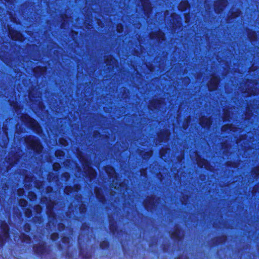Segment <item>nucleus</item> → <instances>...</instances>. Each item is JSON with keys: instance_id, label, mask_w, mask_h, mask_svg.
Wrapping results in <instances>:
<instances>
[{"instance_id": "obj_1", "label": "nucleus", "mask_w": 259, "mask_h": 259, "mask_svg": "<svg viewBox=\"0 0 259 259\" xmlns=\"http://www.w3.org/2000/svg\"><path fill=\"white\" fill-rule=\"evenodd\" d=\"M24 141L28 149L33 151L34 154H39L41 152L42 146L37 137L29 135L25 138Z\"/></svg>"}, {"instance_id": "obj_2", "label": "nucleus", "mask_w": 259, "mask_h": 259, "mask_svg": "<svg viewBox=\"0 0 259 259\" xmlns=\"http://www.w3.org/2000/svg\"><path fill=\"white\" fill-rule=\"evenodd\" d=\"M22 121L34 133L39 135L42 133V128L39 123L28 114H25L22 116Z\"/></svg>"}, {"instance_id": "obj_3", "label": "nucleus", "mask_w": 259, "mask_h": 259, "mask_svg": "<svg viewBox=\"0 0 259 259\" xmlns=\"http://www.w3.org/2000/svg\"><path fill=\"white\" fill-rule=\"evenodd\" d=\"M0 229L2 232V234H0V247H3L9 238L10 227L8 223L3 221L0 223Z\"/></svg>"}, {"instance_id": "obj_4", "label": "nucleus", "mask_w": 259, "mask_h": 259, "mask_svg": "<svg viewBox=\"0 0 259 259\" xmlns=\"http://www.w3.org/2000/svg\"><path fill=\"white\" fill-rule=\"evenodd\" d=\"M32 248L35 255L41 256L47 252L48 246L46 242L43 241L38 244L33 245Z\"/></svg>"}, {"instance_id": "obj_5", "label": "nucleus", "mask_w": 259, "mask_h": 259, "mask_svg": "<svg viewBox=\"0 0 259 259\" xmlns=\"http://www.w3.org/2000/svg\"><path fill=\"white\" fill-rule=\"evenodd\" d=\"M8 35L13 40L22 41L23 36L21 32L11 27L8 28Z\"/></svg>"}, {"instance_id": "obj_6", "label": "nucleus", "mask_w": 259, "mask_h": 259, "mask_svg": "<svg viewBox=\"0 0 259 259\" xmlns=\"http://www.w3.org/2000/svg\"><path fill=\"white\" fill-rule=\"evenodd\" d=\"M183 229L179 226H176L174 231L170 233V237L173 240L179 242L182 240L183 236L182 235Z\"/></svg>"}, {"instance_id": "obj_7", "label": "nucleus", "mask_w": 259, "mask_h": 259, "mask_svg": "<svg viewBox=\"0 0 259 259\" xmlns=\"http://www.w3.org/2000/svg\"><path fill=\"white\" fill-rule=\"evenodd\" d=\"M227 4V0H217L214 2L213 4V8L214 12L217 14H221Z\"/></svg>"}, {"instance_id": "obj_8", "label": "nucleus", "mask_w": 259, "mask_h": 259, "mask_svg": "<svg viewBox=\"0 0 259 259\" xmlns=\"http://www.w3.org/2000/svg\"><path fill=\"white\" fill-rule=\"evenodd\" d=\"M155 196L153 195L147 197L143 203L146 210L148 211L152 209L155 206Z\"/></svg>"}, {"instance_id": "obj_9", "label": "nucleus", "mask_w": 259, "mask_h": 259, "mask_svg": "<svg viewBox=\"0 0 259 259\" xmlns=\"http://www.w3.org/2000/svg\"><path fill=\"white\" fill-rule=\"evenodd\" d=\"M150 38L151 39H156L159 42L164 41L166 39L164 32L161 30L150 34Z\"/></svg>"}, {"instance_id": "obj_10", "label": "nucleus", "mask_w": 259, "mask_h": 259, "mask_svg": "<svg viewBox=\"0 0 259 259\" xmlns=\"http://www.w3.org/2000/svg\"><path fill=\"white\" fill-rule=\"evenodd\" d=\"M220 78L218 76H214L211 78L209 84H208V90L209 91L213 92L215 91L219 85Z\"/></svg>"}, {"instance_id": "obj_11", "label": "nucleus", "mask_w": 259, "mask_h": 259, "mask_svg": "<svg viewBox=\"0 0 259 259\" xmlns=\"http://www.w3.org/2000/svg\"><path fill=\"white\" fill-rule=\"evenodd\" d=\"M227 237L225 235H222L220 236L216 237L212 240V246H217L222 244L226 242Z\"/></svg>"}, {"instance_id": "obj_12", "label": "nucleus", "mask_w": 259, "mask_h": 259, "mask_svg": "<svg viewBox=\"0 0 259 259\" xmlns=\"http://www.w3.org/2000/svg\"><path fill=\"white\" fill-rule=\"evenodd\" d=\"M80 188V186L78 184H75L73 186H67L64 188V193L66 195H70L72 193L77 191Z\"/></svg>"}, {"instance_id": "obj_13", "label": "nucleus", "mask_w": 259, "mask_h": 259, "mask_svg": "<svg viewBox=\"0 0 259 259\" xmlns=\"http://www.w3.org/2000/svg\"><path fill=\"white\" fill-rule=\"evenodd\" d=\"M47 68L44 66H38L33 69V72L35 76H41L46 72Z\"/></svg>"}, {"instance_id": "obj_14", "label": "nucleus", "mask_w": 259, "mask_h": 259, "mask_svg": "<svg viewBox=\"0 0 259 259\" xmlns=\"http://www.w3.org/2000/svg\"><path fill=\"white\" fill-rule=\"evenodd\" d=\"M141 2L144 13L145 14L149 13L151 10L152 8L149 2V0H139Z\"/></svg>"}, {"instance_id": "obj_15", "label": "nucleus", "mask_w": 259, "mask_h": 259, "mask_svg": "<svg viewBox=\"0 0 259 259\" xmlns=\"http://www.w3.org/2000/svg\"><path fill=\"white\" fill-rule=\"evenodd\" d=\"M190 7L189 2L187 0L182 1L178 6V9L181 12L186 11Z\"/></svg>"}, {"instance_id": "obj_16", "label": "nucleus", "mask_w": 259, "mask_h": 259, "mask_svg": "<svg viewBox=\"0 0 259 259\" xmlns=\"http://www.w3.org/2000/svg\"><path fill=\"white\" fill-rule=\"evenodd\" d=\"M200 125L202 127H209L211 124V121L209 118L203 116L200 119Z\"/></svg>"}, {"instance_id": "obj_17", "label": "nucleus", "mask_w": 259, "mask_h": 259, "mask_svg": "<svg viewBox=\"0 0 259 259\" xmlns=\"http://www.w3.org/2000/svg\"><path fill=\"white\" fill-rule=\"evenodd\" d=\"M109 228L111 233L113 235L115 234L117 232L118 226L116 223V222L114 220H110Z\"/></svg>"}, {"instance_id": "obj_18", "label": "nucleus", "mask_w": 259, "mask_h": 259, "mask_svg": "<svg viewBox=\"0 0 259 259\" xmlns=\"http://www.w3.org/2000/svg\"><path fill=\"white\" fill-rule=\"evenodd\" d=\"M95 193L96 197L97 200L99 201V202L102 203H104L106 201L105 197L103 195V194L101 193L99 189H95Z\"/></svg>"}, {"instance_id": "obj_19", "label": "nucleus", "mask_w": 259, "mask_h": 259, "mask_svg": "<svg viewBox=\"0 0 259 259\" xmlns=\"http://www.w3.org/2000/svg\"><path fill=\"white\" fill-rule=\"evenodd\" d=\"M197 164L199 167L203 168L204 166L205 169H207L209 162L206 159L203 158L197 160Z\"/></svg>"}, {"instance_id": "obj_20", "label": "nucleus", "mask_w": 259, "mask_h": 259, "mask_svg": "<svg viewBox=\"0 0 259 259\" xmlns=\"http://www.w3.org/2000/svg\"><path fill=\"white\" fill-rule=\"evenodd\" d=\"M240 15L241 11L239 9H237L231 12V14L228 16V18L230 20H234L239 17Z\"/></svg>"}, {"instance_id": "obj_21", "label": "nucleus", "mask_w": 259, "mask_h": 259, "mask_svg": "<svg viewBox=\"0 0 259 259\" xmlns=\"http://www.w3.org/2000/svg\"><path fill=\"white\" fill-rule=\"evenodd\" d=\"M110 242L108 240H104L100 242L99 247L102 250L108 249L110 247Z\"/></svg>"}, {"instance_id": "obj_22", "label": "nucleus", "mask_w": 259, "mask_h": 259, "mask_svg": "<svg viewBox=\"0 0 259 259\" xmlns=\"http://www.w3.org/2000/svg\"><path fill=\"white\" fill-rule=\"evenodd\" d=\"M48 199L47 197H45L42 198L41 200L42 203H44V201H48ZM55 204V202L54 201H51L50 199L49 200V202L47 204V208L48 209V212L53 208V206Z\"/></svg>"}, {"instance_id": "obj_23", "label": "nucleus", "mask_w": 259, "mask_h": 259, "mask_svg": "<svg viewBox=\"0 0 259 259\" xmlns=\"http://www.w3.org/2000/svg\"><path fill=\"white\" fill-rule=\"evenodd\" d=\"M19 238L22 242H28L31 240L30 237L24 233H21Z\"/></svg>"}, {"instance_id": "obj_24", "label": "nucleus", "mask_w": 259, "mask_h": 259, "mask_svg": "<svg viewBox=\"0 0 259 259\" xmlns=\"http://www.w3.org/2000/svg\"><path fill=\"white\" fill-rule=\"evenodd\" d=\"M24 215L27 219H30L33 216V212L29 208H26L24 210Z\"/></svg>"}, {"instance_id": "obj_25", "label": "nucleus", "mask_w": 259, "mask_h": 259, "mask_svg": "<svg viewBox=\"0 0 259 259\" xmlns=\"http://www.w3.org/2000/svg\"><path fill=\"white\" fill-rule=\"evenodd\" d=\"M18 204L19 206L22 208H24L28 205L27 201L24 199H20L18 200Z\"/></svg>"}, {"instance_id": "obj_26", "label": "nucleus", "mask_w": 259, "mask_h": 259, "mask_svg": "<svg viewBox=\"0 0 259 259\" xmlns=\"http://www.w3.org/2000/svg\"><path fill=\"white\" fill-rule=\"evenodd\" d=\"M161 102L159 99H155L152 101L150 102V106L153 107L154 109L156 108V106L159 105L161 104Z\"/></svg>"}, {"instance_id": "obj_27", "label": "nucleus", "mask_w": 259, "mask_h": 259, "mask_svg": "<svg viewBox=\"0 0 259 259\" xmlns=\"http://www.w3.org/2000/svg\"><path fill=\"white\" fill-rule=\"evenodd\" d=\"M59 238V234L57 232L52 233L50 235V239L52 241H56Z\"/></svg>"}, {"instance_id": "obj_28", "label": "nucleus", "mask_w": 259, "mask_h": 259, "mask_svg": "<svg viewBox=\"0 0 259 259\" xmlns=\"http://www.w3.org/2000/svg\"><path fill=\"white\" fill-rule=\"evenodd\" d=\"M62 242L64 244H68L70 243V237L67 235H64L61 238Z\"/></svg>"}, {"instance_id": "obj_29", "label": "nucleus", "mask_w": 259, "mask_h": 259, "mask_svg": "<svg viewBox=\"0 0 259 259\" xmlns=\"http://www.w3.org/2000/svg\"><path fill=\"white\" fill-rule=\"evenodd\" d=\"M55 155L57 158H61L64 156V152L61 149H58L56 151Z\"/></svg>"}, {"instance_id": "obj_30", "label": "nucleus", "mask_w": 259, "mask_h": 259, "mask_svg": "<svg viewBox=\"0 0 259 259\" xmlns=\"http://www.w3.org/2000/svg\"><path fill=\"white\" fill-rule=\"evenodd\" d=\"M23 229L26 233H29L31 230V225L27 223H25L23 225Z\"/></svg>"}, {"instance_id": "obj_31", "label": "nucleus", "mask_w": 259, "mask_h": 259, "mask_svg": "<svg viewBox=\"0 0 259 259\" xmlns=\"http://www.w3.org/2000/svg\"><path fill=\"white\" fill-rule=\"evenodd\" d=\"M90 229V227L88 223H87L86 222H84V223H82L81 227H80V229L82 231H87V230H89Z\"/></svg>"}, {"instance_id": "obj_32", "label": "nucleus", "mask_w": 259, "mask_h": 259, "mask_svg": "<svg viewBox=\"0 0 259 259\" xmlns=\"http://www.w3.org/2000/svg\"><path fill=\"white\" fill-rule=\"evenodd\" d=\"M124 30V26L122 23H118L116 26V31L118 33H122Z\"/></svg>"}, {"instance_id": "obj_33", "label": "nucleus", "mask_w": 259, "mask_h": 259, "mask_svg": "<svg viewBox=\"0 0 259 259\" xmlns=\"http://www.w3.org/2000/svg\"><path fill=\"white\" fill-rule=\"evenodd\" d=\"M247 35L250 40H253V37L256 35V32L254 30H250V32H248Z\"/></svg>"}, {"instance_id": "obj_34", "label": "nucleus", "mask_w": 259, "mask_h": 259, "mask_svg": "<svg viewBox=\"0 0 259 259\" xmlns=\"http://www.w3.org/2000/svg\"><path fill=\"white\" fill-rule=\"evenodd\" d=\"M53 168L55 171H58L61 168V165L58 162H55L53 165Z\"/></svg>"}, {"instance_id": "obj_35", "label": "nucleus", "mask_w": 259, "mask_h": 259, "mask_svg": "<svg viewBox=\"0 0 259 259\" xmlns=\"http://www.w3.org/2000/svg\"><path fill=\"white\" fill-rule=\"evenodd\" d=\"M36 198V194L33 191L28 192V198L30 200L35 199Z\"/></svg>"}, {"instance_id": "obj_36", "label": "nucleus", "mask_w": 259, "mask_h": 259, "mask_svg": "<svg viewBox=\"0 0 259 259\" xmlns=\"http://www.w3.org/2000/svg\"><path fill=\"white\" fill-rule=\"evenodd\" d=\"M95 170L91 166H88V175L89 177H91L93 176L94 174Z\"/></svg>"}, {"instance_id": "obj_37", "label": "nucleus", "mask_w": 259, "mask_h": 259, "mask_svg": "<svg viewBox=\"0 0 259 259\" xmlns=\"http://www.w3.org/2000/svg\"><path fill=\"white\" fill-rule=\"evenodd\" d=\"M114 59V58L112 56L110 55L109 56H108L105 58V63H106V64L107 65H110L111 63L112 62V61Z\"/></svg>"}, {"instance_id": "obj_38", "label": "nucleus", "mask_w": 259, "mask_h": 259, "mask_svg": "<svg viewBox=\"0 0 259 259\" xmlns=\"http://www.w3.org/2000/svg\"><path fill=\"white\" fill-rule=\"evenodd\" d=\"M231 127V125L229 124H226L222 126V131L223 132H227L229 130H230Z\"/></svg>"}, {"instance_id": "obj_39", "label": "nucleus", "mask_w": 259, "mask_h": 259, "mask_svg": "<svg viewBox=\"0 0 259 259\" xmlns=\"http://www.w3.org/2000/svg\"><path fill=\"white\" fill-rule=\"evenodd\" d=\"M66 226L63 223H60L58 224V229L59 231H64L66 229Z\"/></svg>"}, {"instance_id": "obj_40", "label": "nucleus", "mask_w": 259, "mask_h": 259, "mask_svg": "<svg viewBox=\"0 0 259 259\" xmlns=\"http://www.w3.org/2000/svg\"><path fill=\"white\" fill-rule=\"evenodd\" d=\"M169 249V246L168 244H163L162 245V250L164 252H168Z\"/></svg>"}, {"instance_id": "obj_41", "label": "nucleus", "mask_w": 259, "mask_h": 259, "mask_svg": "<svg viewBox=\"0 0 259 259\" xmlns=\"http://www.w3.org/2000/svg\"><path fill=\"white\" fill-rule=\"evenodd\" d=\"M166 154V150L165 149H162L159 152V155L161 158L165 157Z\"/></svg>"}, {"instance_id": "obj_42", "label": "nucleus", "mask_w": 259, "mask_h": 259, "mask_svg": "<svg viewBox=\"0 0 259 259\" xmlns=\"http://www.w3.org/2000/svg\"><path fill=\"white\" fill-rule=\"evenodd\" d=\"M25 191L23 188H19L17 190V194L19 196H22L24 194Z\"/></svg>"}, {"instance_id": "obj_43", "label": "nucleus", "mask_w": 259, "mask_h": 259, "mask_svg": "<svg viewBox=\"0 0 259 259\" xmlns=\"http://www.w3.org/2000/svg\"><path fill=\"white\" fill-rule=\"evenodd\" d=\"M165 136V132H162L158 135V139L160 141H163Z\"/></svg>"}, {"instance_id": "obj_44", "label": "nucleus", "mask_w": 259, "mask_h": 259, "mask_svg": "<svg viewBox=\"0 0 259 259\" xmlns=\"http://www.w3.org/2000/svg\"><path fill=\"white\" fill-rule=\"evenodd\" d=\"M175 259H190L187 256L184 255L183 254H180L175 258Z\"/></svg>"}, {"instance_id": "obj_45", "label": "nucleus", "mask_w": 259, "mask_h": 259, "mask_svg": "<svg viewBox=\"0 0 259 259\" xmlns=\"http://www.w3.org/2000/svg\"><path fill=\"white\" fill-rule=\"evenodd\" d=\"M151 154H152L151 152L146 151L144 154L143 158H145V157L149 158L151 156Z\"/></svg>"}, {"instance_id": "obj_46", "label": "nucleus", "mask_w": 259, "mask_h": 259, "mask_svg": "<svg viewBox=\"0 0 259 259\" xmlns=\"http://www.w3.org/2000/svg\"><path fill=\"white\" fill-rule=\"evenodd\" d=\"M234 163L232 161H229L226 162V165L228 167H234Z\"/></svg>"}, {"instance_id": "obj_47", "label": "nucleus", "mask_w": 259, "mask_h": 259, "mask_svg": "<svg viewBox=\"0 0 259 259\" xmlns=\"http://www.w3.org/2000/svg\"><path fill=\"white\" fill-rule=\"evenodd\" d=\"M59 142L61 145L65 146V143L66 142V140L64 138H60L59 140Z\"/></svg>"}, {"instance_id": "obj_48", "label": "nucleus", "mask_w": 259, "mask_h": 259, "mask_svg": "<svg viewBox=\"0 0 259 259\" xmlns=\"http://www.w3.org/2000/svg\"><path fill=\"white\" fill-rule=\"evenodd\" d=\"M87 210V207L85 205L81 206L80 207V211L81 213H83Z\"/></svg>"}, {"instance_id": "obj_49", "label": "nucleus", "mask_w": 259, "mask_h": 259, "mask_svg": "<svg viewBox=\"0 0 259 259\" xmlns=\"http://www.w3.org/2000/svg\"><path fill=\"white\" fill-rule=\"evenodd\" d=\"M100 135V133L98 131H95L94 132L93 136L94 138L98 137Z\"/></svg>"}, {"instance_id": "obj_50", "label": "nucleus", "mask_w": 259, "mask_h": 259, "mask_svg": "<svg viewBox=\"0 0 259 259\" xmlns=\"http://www.w3.org/2000/svg\"><path fill=\"white\" fill-rule=\"evenodd\" d=\"M108 169H109L110 170H114V168L112 166H109L108 167H107V169H106V171L107 174H109V172L108 170Z\"/></svg>"}, {"instance_id": "obj_51", "label": "nucleus", "mask_w": 259, "mask_h": 259, "mask_svg": "<svg viewBox=\"0 0 259 259\" xmlns=\"http://www.w3.org/2000/svg\"><path fill=\"white\" fill-rule=\"evenodd\" d=\"M52 191V187L48 188V189H47V192L48 193L51 192Z\"/></svg>"}, {"instance_id": "obj_52", "label": "nucleus", "mask_w": 259, "mask_h": 259, "mask_svg": "<svg viewBox=\"0 0 259 259\" xmlns=\"http://www.w3.org/2000/svg\"><path fill=\"white\" fill-rule=\"evenodd\" d=\"M57 246H58V247L59 248H61L62 249L63 248L62 245V244L60 243L58 244Z\"/></svg>"}, {"instance_id": "obj_53", "label": "nucleus", "mask_w": 259, "mask_h": 259, "mask_svg": "<svg viewBox=\"0 0 259 259\" xmlns=\"http://www.w3.org/2000/svg\"><path fill=\"white\" fill-rule=\"evenodd\" d=\"M40 219H41V217H36V220L37 221H39Z\"/></svg>"}, {"instance_id": "obj_54", "label": "nucleus", "mask_w": 259, "mask_h": 259, "mask_svg": "<svg viewBox=\"0 0 259 259\" xmlns=\"http://www.w3.org/2000/svg\"><path fill=\"white\" fill-rule=\"evenodd\" d=\"M38 208H40V205H36L35 206V209L37 210Z\"/></svg>"}, {"instance_id": "obj_55", "label": "nucleus", "mask_w": 259, "mask_h": 259, "mask_svg": "<svg viewBox=\"0 0 259 259\" xmlns=\"http://www.w3.org/2000/svg\"><path fill=\"white\" fill-rule=\"evenodd\" d=\"M77 33H78V32L77 31H74L73 32V34H74L75 35H77Z\"/></svg>"}, {"instance_id": "obj_56", "label": "nucleus", "mask_w": 259, "mask_h": 259, "mask_svg": "<svg viewBox=\"0 0 259 259\" xmlns=\"http://www.w3.org/2000/svg\"><path fill=\"white\" fill-rule=\"evenodd\" d=\"M255 174H259V170L258 169L256 170L255 171Z\"/></svg>"}, {"instance_id": "obj_57", "label": "nucleus", "mask_w": 259, "mask_h": 259, "mask_svg": "<svg viewBox=\"0 0 259 259\" xmlns=\"http://www.w3.org/2000/svg\"><path fill=\"white\" fill-rule=\"evenodd\" d=\"M143 171H144V170H142L141 171V175H142V172H143Z\"/></svg>"}, {"instance_id": "obj_58", "label": "nucleus", "mask_w": 259, "mask_h": 259, "mask_svg": "<svg viewBox=\"0 0 259 259\" xmlns=\"http://www.w3.org/2000/svg\"><path fill=\"white\" fill-rule=\"evenodd\" d=\"M64 16H65V17L66 18H67V15H65Z\"/></svg>"}, {"instance_id": "obj_59", "label": "nucleus", "mask_w": 259, "mask_h": 259, "mask_svg": "<svg viewBox=\"0 0 259 259\" xmlns=\"http://www.w3.org/2000/svg\"><path fill=\"white\" fill-rule=\"evenodd\" d=\"M48 216L50 217V214L49 213H48Z\"/></svg>"}, {"instance_id": "obj_60", "label": "nucleus", "mask_w": 259, "mask_h": 259, "mask_svg": "<svg viewBox=\"0 0 259 259\" xmlns=\"http://www.w3.org/2000/svg\"><path fill=\"white\" fill-rule=\"evenodd\" d=\"M5 1L8 2V0H5Z\"/></svg>"}]
</instances>
